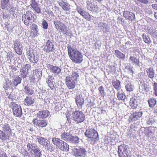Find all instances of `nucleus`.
<instances>
[{
  "label": "nucleus",
  "mask_w": 157,
  "mask_h": 157,
  "mask_svg": "<svg viewBox=\"0 0 157 157\" xmlns=\"http://www.w3.org/2000/svg\"><path fill=\"white\" fill-rule=\"evenodd\" d=\"M33 9L38 13H40V10L38 6V5L35 8H34Z\"/></svg>",
  "instance_id": "62"
},
{
  "label": "nucleus",
  "mask_w": 157,
  "mask_h": 157,
  "mask_svg": "<svg viewBox=\"0 0 157 157\" xmlns=\"http://www.w3.org/2000/svg\"><path fill=\"white\" fill-rule=\"evenodd\" d=\"M79 138L78 136H74L71 135L70 139L68 142L75 144H78L79 142Z\"/></svg>",
  "instance_id": "35"
},
{
  "label": "nucleus",
  "mask_w": 157,
  "mask_h": 157,
  "mask_svg": "<svg viewBox=\"0 0 157 157\" xmlns=\"http://www.w3.org/2000/svg\"><path fill=\"white\" fill-rule=\"evenodd\" d=\"M50 114V112L47 110L40 111L37 114V117L40 118H45Z\"/></svg>",
  "instance_id": "18"
},
{
  "label": "nucleus",
  "mask_w": 157,
  "mask_h": 157,
  "mask_svg": "<svg viewBox=\"0 0 157 157\" xmlns=\"http://www.w3.org/2000/svg\"><path fill=\"white\" fill-rule=\"evenodd\" d=\"M78 76V73L77 72H72L66 77L65 80L66 85L69 89L75 88Z\"/></svg>",
  "instance_id": "2"
},
{
  "label": "nucleus",
  "mask_w": 157,
  "mask_h": 157,
  "mask_svg": "<svg viewBox=\"0 0 157 157\" xmlns=\"http://www.w3.org/2000/svg\"><path fill=\"white\" fill-rule=\"evenodd\" d=\"M125 95L122 93H119L118 92L117 94V97L120 100H124L125 98Z\"/></svg>",
  "instance_id": "48"
},
{
  "label": "nucleus",
  "mask_w": 157,
  "mask_h": 157,
  "mask_svg": "<svg viewBox=\"0 0 157 157\" xmlns=\"http://www.w3.org/2000/svg\"><path fill=\"white\" fill-rule=\"evenodd\" d=\"M9 136L2 131L0 130V139L5 140L8 139Z\"/></svg>",
  "instance_id": "39"
},
{
  "label": "nucleus",
  "mask_w": 157,
  "mask_h": 157,
  "mask_svg": "<svg viewBox=\"0 0 157 157\" xmlns=\"http://www.w3.org/2000/svg\"><path fill=\"white\" fill-rule=\"evenodd\" d=\"M2 128L3 131L7 133L8 132H10L11 131V129L10 128V127L8 124H4L3 125Z\"/></svg>",
  "instance_id": "44"
},
{
  "label": "nucleus",
  "mask_w": 157,
  "mask_h": 157,
  "mask_svg": "<svg viewBox=\"0 0 157 157\" xmlns=\"http://www.w3.org/2000/svg\"><path fill=\"white\" fill-rule=\"evenodd\" d=\"M98 90L101 96H103L105 94L103 86H100Z\"/></svg>",
  "instance_id": "54"
},
{
  "label": "nucleus",
  "mask_w": 157,
  "mask_h": 157,
  "mask_svg": "<svg viewBox=\"0 0 157 157\" xmlns=\"http://www.w3.org/2000/svg\"><path fill=\"white\" fill-rule=\"evenodd\" d=\"M37 140L39 143L41 145L44 146L48 142V140L43 137H39Z\"/></svg>",
  "instance_id": "31"
},
{
  "label": "nucleus",
  "mask_w": 157,
  "mask_h": 157,
  "mask_svg": "<svg viewBox=\"0 0 157 157\" xmlns=\"http://www.w3.org/2000/svg\"><path fill=\"white\" fill-rule=\"evenodd\" d=\"M85 135L94 141H95L99 138L98 133L94 129L92 128L87 130L85 132Z\"/></svg>",
  "instance_id": "7"
},
{
  "label": "nucleus",
  "mask_w": 157,
  "mask_h": 157,
  "mask_svg": "<svg viewBox=\"0 0 157 157\" xmlns=\"http://www.w3.org/2000/svg\"><path fill=\"white\" fill-rule=\"evenodd\" d=\"M9 106L12 109L13 115L16 117H20L22 114V109L20 105L14 102H11Z\"/></svg>",
  "instance_id": "5"
},
{
  "label": "nucleus",
  "mask_w": 157,
  "mask_h": 157,
  "mask_svg": "<svg viewBox=\"0 0 157 157\" xmlns=\"http://www.w3.org/2000/svg\"><path fill=\"white\" fill-rule=\"evenodd\" d=\"M24 89L25 90V94L28 95H32L34 93V91L31 89L28 86H25Z\"/></svg>",
  "instance_id": "36"
},
{
  "label": "nucleus",
  "mask_w": 157,
  "mask_h": 157,
  "mask_svg": "<svg viewBox=\"0 0 157 157\" xmlns=\"http://www.w3.org/2000/svg\"><path fill=\"white\" fill-rule=\"evenodd\" d=\"M59 5L62 7V8L67 11H68L70 9V5L68 3L64 2L62 0L59 1Z\"/></svg>",
  "instance_id": "19"
},
{
  "label": "nucleus",
  "mask_w": 157,
  "mask_h": 157,
  "mask_svg": "<svg viewBox=\"0 0 157 157\" xmlns=\"http://www.w3.org/2000/svg\"><path fill=\"white\" fill-rule=\"evenodd\" d=\"M73 155L75 157H86V151L84 148L74 147L72 149Z\"/></svg>",
  "instance_id": "6"
},
{
  "label": "nucleus",
  "mask_w": 157,
  "mask_h": 157,
  "mask_svg": "<svg viewBox=\"0 0 157 157\" xmlns=\"http://www.w3.org/2000/svg\"><path fill=\"white\" fill-rule=\"evenodd\" d=\"M54 79V77L51 75H49L48 76L47 78V80L46 81L47 83L50 82H53V80Z\"/></svg>",
  "instance_id": "52"
},
{
  "label": "nucleus",
  "mask_w": 157,
  "mask_h": 157,
  "mask_svg": "<svg viewBox=\"0 0 157 157\" xmlns=\"http://www.w3.org/2000/svg\"><path fill=\"white\" fill-rule=\"evenodd\" d=\"M3 19H6L8 18V17H9V13L5 12L4 13H3Z\"/></svg>",
  "instance_id": "61"
},
{
  "label": "nucleus",
  "mask_w": 157,
  "mask_h": 157,
  "mask_svg": "<svg viewBox=\"0 0 157 157\" xmlns=\"http://www.w3.org/2000/svg\"><path fill=\"white\" fill-rule=\"evenodd\" d=\"M24 70H20V73L21 76V78H24L27 77V75L28 72L24 71Z\"/></svg>",
  "instance_id": "49"
},
{
  "label": "nucleus",
  "mask_w": 157,
  "mask_h": 157,
  "mask_svg": "<svg viewBox=\"0 0 157 157\" xmlns=\"http://www.w3.org/2000/svg\"><path fill=\"white\" fill-rule=\"evenodd\" d=\"M155 91V96H157V83L154 82L153 85Z\"/></svg>",
  "instance_id": "59"
},
{
  "label": "nucleus",
  "mask_w": 157,
  "mask_h": 157,
  "mask_svg": "<svg viewBox=\"0 0 157 157\" xmlns=\"http://www.w3.org/2000/svg\"><path fill=\"white\" fill-rule=\"evenodd\" d=\"M27 57L30 61L33 63H36L38 61V56L36 52L33 50L28 51L27 53Z\"/></svg>",
  "instance_id": "10"
},
{
  "label": "nucleus",
  "mask_w": 157,
  "mask_h": 157,
  "mask_svg": "<svg viewBox=\"0 0 157 157\" xmlns=\"http://www.w3.org/2000/svg\"><path fill=\"white\" fill-rule=\"evenodd\" d=\"M130 152L129 148L125 144H122L118 147V153L119 157H128Z\"/></svg>",
  "instance_id": "4"
},
{
  "label": "nucleus",
  "mask_w": 157,
  "mask_h": 157,
  "mask_svg": "<svg viewBox=\"0 0 157 157\" xmlns=\"http://www.w3.org/2000/svg\"><path fill=\"white\" fill-rule=\"evenodd\" d=\"M77 9L78 12L81 15H82L83 17L85 18H86L87 17V13H86L83 10L80 8L78 6L77 7Z\"/></svg>",
  "instance_id": "34"
},
{
  "label": "nucleus",
  "mask_w": 157,
  "mask_h": 157,
  "mask_svg": "<svg viewBox=\"0 0 157 157\" xmlns=\"http://www.w3.org/2000/svg\"><path fill=\"white\" fill-rule=\"evenodd\" d=\"M115 54L117 57L119 59L124 60L125 59V55L118 50L115 51Z\"/></svg>",
  "instance_id": "29"
},
{
  "label": "nucleus",
  "mask_w": 157,
  "mask_h": 157,
  "mask_svg": "<svg viewBox=\"0 0 157 157\" xmlns=\"http://www.w3.org/2000/svg\"><path fill=\"white\" fill-rule=\"evenodd\" d=\"M31 66L29 64H26L25 65H24L22 67L21 70H24V71H25L27 72H28L29 70V68Z\"/></svg>",
  "instance_id": "50"
},
{
  "label": "nucleus",
  "mask_w": 157,
  "mask_h": 157,
  "mask_svg": "<svg viewBox=\"0 0 157 157\" xmlns=\"http://www.w3.org/2000/svg\"><path fill=\"white\" fill-rule=\"evenodd\" d=\"M148 77L151 78H153L154 77V72L153 69L151 67L147 69L146 70Z\"/></svg>",
  "instance_id": "28"
},
{
  "label": "nucleus",
  "mask_w": 157,
  "mask_h": 157,
  "mask_svg": "<svg viewBox=\"0 0 157 157\" xmlns=\"http://www.w3.org/2000/svg\"><path fill=\"white\" fill-rule=\"evenodd\" d=\"M33 123L34 125L42 127H46L48 124V122L46 120H38L37 118L33 120Z\"/></svg>",
  "instance_id": "15"
},
{
  "label": "nucleus",
  "mask_w": 157,
  "mask_h": 157,
  "mask_svg": "<svg viewBox=\"0 0 157 157\" xmlns=\"http://www.w3.org/2000/svg\"><path fill=\"white\" fill-rule=\"evenodd\" d=\"M142 36L145 43L149 44L151 43L150 38L148 36H147L145 34H143L142 35Z\"/></svg>",
  "instance_id": "40"
},
{
  "label": "nucleus",
  "mask_w": 157,
  "mask_h": 157,
  "mask_svg": "<svg viewBox=\"0 0 157 157\" xmlns=\"http://www.w3.org/2000/svg\"><path fill=\"white\" fill-rule=\"evenodd\" d=\"M86 2L87 4V8L88 10L92 11L95 10V6L94 3H92L89 1H87Z\"/></svg>",
  "instance_id": "33"
},
{
  "label": "nucleus",
  "mask_w": 157,
  "mask_h": 157,
  "mask_svg": "<svg viewBox=\"0 0 157 157\" xmlns=\"http://www.w3.org/2000/svg\"><path fill=\"white\" fill-rule=\"evenodd\" d=\"M142 114V112L141 111L133 112L129 116L128 121L129 123L136 121L141 117Z\"/></svg>",
  "instance_id": "12"
},
{
  "label": "nucleus",
  "mask_w": 157,
  "mask_h": 157,
  "mask_svg": "<svg viewBox=\"0 0 157 157\" xmlns=\"http://www.w3.org/2000/svg\"><path fill=\"white\" fill-rule=\"evenodd\" d=\"M137 98L136 97L134 96L131 98L129 101L130 105L131 107L133 109H136L138 105Z\"/></svg>",
  "instance_id": "21"
},
{
  "label": "nucleus",
  "mask_w": 157,
  "mask_h": 157,
  "mask_svg": "<svg viewBox=\"0 0 157 157\" xmlns=\"http://www.w3.org/2000/svg\"><path fill=\"white\" fill-rule=\"evenodd\" d=\"M147 32L154 38L157 37V30L155 28H152L148 29Z\"/></svg>",
  "instance_id": "27"
},
{
  "label": "nucleus",
  "mask_w": 157,
  "mask_h": 157,
  "mask_svg": "<svg viewBox=\"0 0 157 157\" xmlns=\"http://www.w3.org/2000/svg\"><path fill=\"white\" fill-rule=\"evenodd\" d=\"M14 49L16 53L20 55L22 54V47L21 43L18 41L15 40L14 42Z\"/></svg>",
  "instance_id": "13"
},
{
  "label": "nucleus",
  "mask_w": 157,
  "mask_h": 157,
  "mask_svg": "<svg viewBox=\"0 0 157 157\" xmlns=\"http://www.w3.org/2000/svg\"><path fill=\"white\" fill-rule=\"evenodd\" d=\"M98 26L99 28L103 31L104 32H106L109 31V26L107 24L101 22L98 24Z\"/></svg>",
  "instance_id": "22"
},
{
  "label": "nucleus",
  "mask_w": 157,
  "mask_h": 157,
  "mask_svg": "<svg viewBox=\"0 0 157 157\" xmlns=\"http://www.w3.org/2000/svg\"><path fill=\"white\" fill-rule=\"evenodd\" d=\"M113 86L114 88L117 90H119L121 88L120 82L116 80L112 83Z\"/></svg>",
  "instance_id": "43"
},
{
  "label": "nucleus",
  "mask_w": 157,
  "mask_h": 157,
  "mask_svg": "<svg viewBox=\"0 0 157 157\" xmlns=\"http://www.w3.org/2000/svg\"><path fill=\"white\" fill-rule=\"evenodd\" d=\"M47 67L50 70L51 72L57 75L59 74L61 71V69L59 67L49 64H47Z\"/></svg>",
  "instance_id": "14"
},
{
  "label": "nucleus",
  "mask_w": 157,
  "mask_h": 157,
  "mask_svg": "<svg viewBox=\"0 0 157 157\" xmlns=\"http://www.w3.org/2000/svg\"><path fill=\"white\" fill-rule=\"evenodd\" d=\"M31 6L33 9L38 5V4L35 2V0H32Z\"/></svg>",
  "instance_id": "56"
},
{
  "label": "nucleus",
  "mask_w": 157,
  "mask_h": 157,
  "mask_svg": "<svg viewBox=\"0 0 157 157\" xmlns=\"http://www.w3.org/2000/svg\"><path fill=\"white\" fill-rule=\"evenodd\" d=\"M34 14L32 12L29 11V17L28 20L24 21V24L25 25L28 26L29 24L32 23V19L34 18Z\"/></svg>",
  "instance_id": "24"
},
{
  "label": "nucleus",
  "mask_w": 157,
  "mask_h": 157,
  "mask_svg": "<svg viewBox=\"0 0 157 157\" xmlns=\"http://www.w3.org/2000/svg\"><path fill=\"white\" fill-rule=\"evenodd\" d=\"M129 60H131L133 64H135L138 66H139V61L136 58L133 56H131L129 58Z\"/></svg>",
  "instance_id": "42"
},
{
  "label": "nucleus",
  "mask_w": 157,
  "mask_h": 157,
  "mask_svg": "<svg viewBox=\"0 0 157 157\" xmlns=\"http://www.w3.org/2000/svg\"><path fill=\"white\" fill-rule=\"evenodd\" d=\"M6 92V96L7 97V98H8L11 99L12 101H13L14 99V98L13 97V94L11 92L10 93V94H9L8 92L7 93Z\"/></svg>",
  "instance_id": "53"
},
{
  "label": "nucleus",
  "mask_w": 157,
  "mask_h": 157,
  "mask_svg": "<svg viewBox=\"0 0 157 157\" xmlns=\"http://www.w3.org/2000/svg\"><path fill=\"white\" fill-rule=\"evenodd\" d=\"M73 120L78 123L83 122L85 119V116L81 111H76L72 114Z\"/></svg>",
  "instance_id": "8"
},
{
  "label": "nucleus",
  "mask_w": 157,
  "mask_h": 157,
  "mask_svg": "<svg viewBox=\"0 0 157 157\" xmlns=\"http://www.w3.org/2000/svg\"><path fill=\"white\" fill-rule=\"evenodd\" d=\"M39 98L43 99L44 98V96L42 91H41L39 92Z\"/></svg>",
  "instance_id": "64"
},
{
  "label": "nucleus",
  "mask_w": 157,
  "mask_h": 157,
  "mask_svg": "<svg viewBox=\"0 0 157 157\" xmlns=\"http://www.w3.org/2000/svg\"><path fill=\"white\" fill-rule=\"evenodd\" d=\"M42 24L44 29H47L48 28V24L45 20H44L42 21Z\"/></svg>",
  "instance_id": "58"
},
{
  "label": "nucleus",
  "mask_w": 157,
  "mask_h": 157,
  "mask_svg": "<svg viewBox=\"0 0 157 157\" xmlns=\"http://www.w3.org/2000/svg\"><path fill=\"white\" fill-rule=\"evenodd\" d=\"M54 145V144L53 145L52 144H50V142L48 143L47 142L45 145L44 147L45 149L48 151H52L55 150V147Z\"/></svg>",
  "instance_id": "32"
},
{
  "label": "nucleus",
  "mask_w": 157,
  "mask_h": 157,
  "mask_svg": "<svg viewBox=\"0 0 157 157\" xmlns=\"http://www.w3.org/2000/svg\"><path fill=\"white\" fill-rule=\"evenodd\" d=\"M13 79L12 80V84L13 86H17L18 84L21 82V78L18 75L14 76L13 77Z\"/></svg>",
  "instance_id": "20"
},
{
  "label": "nucleus",
  "mask_w": 157,
  "mask_h": 157,
  "mask_svg": "<svg viewBox=\"0 0 157 157\" xmlns=\"http://www.w3.org/2000/svg\"><path fill=\"white\" fill-rule=\"evenodd\" d=\"M75 101L78 107L82 108L84 102V99L80 91H78L75 98Z\"/></svg>",
  "instance_id": "11"
},
{
  "label": "nucleus",
  "mask_w": 157,
  "mask_h": 157,
  "mask_svg": "<svg viewBox=\"0 0 157 157\" xmlns=\"http://www.w3.org/2000/svg\"><path fill=\"white\" fill-rule=\"evenodd\" d=\"M44 51L47 53L53 52L55 50L54 44L52 40H48L46 43L44 49Z\"/></svg>",
  "instance_id": "9"
},
{
  "label": "nucleus",
  "mask_w": 157,
  "mask_h": 157,
  "mask_svg": "<svg viewBox=\"0 0 157 157\" xmlns=\"http://www.w3.org/2000/svg\"><path fill=\"white\" fill-rule=\"evenodd\" d=\"M53 82H51L49 83H47L49 87L52 90H53L54 88V85L53 84Z\"/></svg>",
  "instance_id": "60"
},
{
  "label": "nucleus",
  "mask_w": 157,
  "mask_h": 157,
  "mask_svg": "<svg viewBox=\"0 0 157 157\" xmlns=\"http://www.w3.org/2000/svg\"><path fill=\"white\" fill-rule=\"evenodd\" d=\"M61 25H62V26L59 31L63 32V34L64 35H66L67 36H70L71 34V31L63 23L61 24Z\"/></svg>",
  "instance_id": "16"
},
{
  "label": "nucleus",
  "mask_w": 157,
  "mask_h": 157,
  "mask_svg": "<svg viewBox=\"0 0 157 157\" xmlns=\"http://www.w3.org/2000/svg\"><path fill=\"white\" fill-rule=\"evenodd\" d=\"M67 48L69 57L73 62L79 63L82 61L83 56L80 52L69 44H67Z\"/></svg>",
  "instance_id": "1"
},
{
  "label": "nucleus",
  "mask_w": 157,
  "mask_h": 157,
  "mask_svg": "<svg viewBox=\"0 0 157 157\" xmlns=\"http://www.w3.org/2000/svg\"><path fill=\"white\" fill-rule=\"evenodd\" d=\"M148 103L150 107H153L155 105L156 103V100L154 98H151L148 100Z\"/></svg>",
  "instance_id": "38"
},
{
  "label": "nucleus",
  "mask_w": 157,
  "mask_h": 157,
  "mask_svg": "<svg viewBox=\"0 0 157 157\" xmlns=\"http://www.w3.org/2000/svg\"><path fill=\"white\" fill-rule=\"evenodd\" d=\"M63 23L61 22L60 21H58L56 20L54 21V24L56 28V29L59 30V29L61 28L62 25L61 24H63Z\"/></svg>",
  "instance_id": "46"
},
{
  "label": "nucleus",
  "mask_w": 157,
  "mask_h": 157,
  "mask_svg": "<svg viewBox=\"0 0 157 157\" xmlns=\"http://www.w3.org/2000/svg\"><path fill=\"white\" fill-rule=\"evenodd\" d=\"M29 11H28L26 12V14H24L22 17V20L24 22V21L28 20Z\"/></svg>",
  "instance_id": "51"
},
{
  "label": "nucleus",
  "mask_w": 157,
  "mask_h": 157,
  "mask_svg": "<svg viewBox=\"0 0 157 157\" xmlns=\"http://www.w3.org/2000/svg\"><path fill=\"white\" fill-rule=\"evenodd\" d=\"M32 153L35 157H40L42 155L41 150L38 147Z\"/></svg>",
  "instance_id": "30"
},
{
  "label": "nucleus",
  "mask_w": 157,
  "mask_h": 157,
  "mask_svg": "<svg viewBox=\"0 0 157 157\" xmlns=\"http://www.w3.org/2000/svg\"><path fill=\"white\" fill-rule=\"evenodd\" d=\"M155 121L152 118L149 119L147 121V123L149 125H152L154 123Z\"/></svg>",
  "instance_id": "57"
},
{
  "label": "nucleus",
  "mask_w": 157,
  "mask_h": 157,
  "mask_svg": "<svg viewBox=\"0 0 157 157\" xmlns=\"http://www.w3.org/2000/svg\"><path fill=\"white\" fill-rule=\"evenodd\" d=\"M37 145L34 143H28L27 146L28 150L32 153L37 147Z\"/></svg>",
  "instance_id": "23"
},
{
  "label": "nucleus",
  "mask_w": 157,
  "mask_h": 157,
  "mask_svg": "<svg viewBox=\"0 0 157 157\" xmlns=\"http://www.w3.org/2000/svg\"><path fill=\"white\" fill-rule=\"evenodd\" d=\"M125 88L127 91L131 92L133 90L134 86L131 83L128 82L125 85Z\"/></svg>",
  "instance_id": "37"
},
{
  "label": "nucleus",
  "mask_w": 157,
  "mask_h": 157,
  "mask_svg": "<svg viewBox=\"0 0 157 157\" xmlns=\"http://www.w3.org/2000/svg\"><path fill=\"white\" fill-rule=\"evenodd\" d=\"M30 28H31L35 33L36 35H38L39 34V33H38V28L36 25L35 24H33L31 26Z\"/></svg>",
  "instance_id": "47"
},
{
  "label": "nucleus",
  "mask_w": 157,
  "mask_h": 157,
  "mask_svg": "<svg viewBox=\"0 0 157 157\" xmlns=\"http://www.w3.org/2000/svg\"><path fill=\"white\" fill-rule=\"evenodd\" d=\"M123 16L127 20L131 21H132L135 18L134 14L127 11L124 12Z\"/></svg>",
  "instance_id": "17"
},
{
  "label": "nucleus",
  "mask_w": 157,
  "mask_h": 157,
  "mask_svg": "<svg viewBox=\"0 0 157 157\" xmlns=\"http://www.w3.org/2000/svg\"><path fill=\"white\" fill-rule=\"evenodd\" d=\"M71 135L69 133L64 132L61 135V139L64 140L69 142Z\"/></svg>",
  "instance_id": "25"
},
{
  "label": "nucleus",
  "mask_w": 157,
  "mask_h": 157,
  "mask_svg": "<svg viewBox=\"0 0 157 157\" xmlns=\"http://www.w3.org/2000/svg\"><path fill=\"white\" fill-rule=\"evenodd\" d=\"M63 23L61 22L60 21H58L56 20L54 21V24L56 28V29L59 30V29L61 28L62 25L61 24H63Z\"/></svg>",
  "instance_id": "45"
},
{
  "label": "nucleus",
  "mask_w": 157,
  "mask_h": 157,
  "mask_svg": "<svg viewBox=\"0 0 157 157\" xmlns=\"http://www.w3.org/2000/svg\"><path fill=\"white\" fill-rule=\"evenodd\" d=\"M34 100L32 97H27L25 100V104L26 105H29L34 103Z\"/></svg>",
  "instance_id": "26"
},
{
  "label": "nucleus",
  "mask_w": 157,
  "mask_h": 157,
  "mask_svg": "<svg viewBox=\"0 0 157 157\" xmlns=\"http://www.w3.org/2000/svg\"><path fill=\"white\" fill-rule=\"evenodd\" d=\"M52 141L53 144L58 147L60 150L64 151H69V145L63 141L56 138H53Z\"/></svg>",
  "instance_id": "3"
},
{
  "label": "nucleus",
  "mask_w": 157,
  "mask_h": 157,
  "mask_svg": "<svg viewBox=\"0 0 157 157\" xmlns=\"http://www.w3.org/2000/svg\"><path fill=\"white\" fill-rule=\"evenodd\" d=\"M33 75L34 78H38L40 76L39 72L38 70L36 69L33 71Z\"/></svg>",
  "instance_id": "55"
},
{
  "label": "nucleus",
  "mask_w": 157,
  "mask_h": 157,
  "mask_svg": "<svg viewBox=\"0 0 157 157\" xmlns=\"http://www.w3.org/2000/svg\"><path fill=\"white\" fill-rule=\"evenodd\" d=\"M3 88H4L5 90H7L10 89V87L9 86V85L7 83H6V85H5L3 86Z\"/></svg>",
  "instance_id": "63"
},
{
  "label": "nucleus",
  "mask_w": 157,
  "mask_h": 157,
  "mask_svg": "<svg viewBox=\"0 0 157 157\" xmlns=\"http://www.w3.org/2000/svg\"><path fill=\"white\" fill-rule=\"evenodd\" d=\"M1 7L2 9L4 10L8 6V3L9 2V0H1Z\"/></svg>",
  "instance_id": "41"
}]
</instances>
